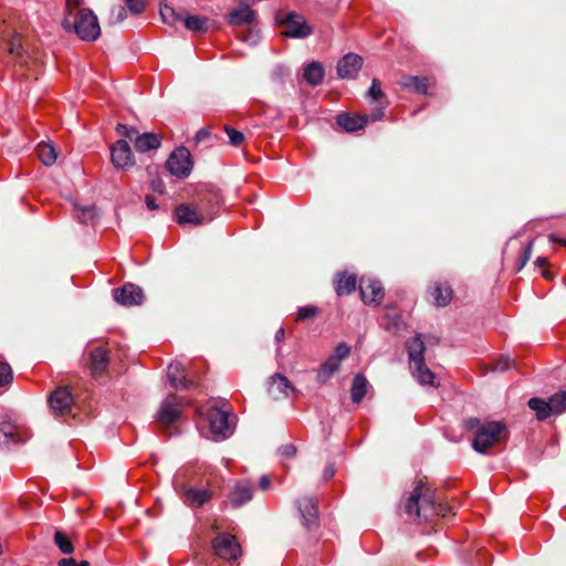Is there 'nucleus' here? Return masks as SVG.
<instances>
[{
  "label": "nucleus",
  "instance_id": "nucleus-1",
  "mask_svg": "<svg viewBox=\"0 0 566 566\" xmlns=\"http://www.w3.org/2000/svg\"><path fill=\"white\" fill-rule=\"evenodd\" d=\"M83 0H66V15L63 27L72 30L81 40L94 42L101 35L97 17L91 9L82 8Z\"/></svg>",
  "mask_w": 566,
  "mask_h": 566
},
{
  "label": "nucleus",
  "instance_id": "nucleus-2",
  "mask_svg": "<svg viewBox=\"0 0 566 566\" xmlns=\"http://www.w3.org/2000/svg\"><path fill=\"white\" fill-rule=\"evenodd\" d=\"M406 515L413 521L428 520L434 514H442V507L436 506L434 490L427 482L419 480L403 504Z\"/></svg>",
  "mask_w": 566,
  "mask_h": 566
},
{
  "label": "nucleus",
  "instance_id": "nucleus-3",
  "mask_svg": "<svg viewBox=\"0 0 566 566\" xmlns=\"http://www.w3.org/2000/svg\"><path fill=\"white\" fill-rule=\"evenodd\" d=\"M464 428L474 436L472 448L479 453H486L506 438V427L501 421L469 418L464 421Z\"/></svg>",
  "mask_w": 566,
  "mask_h": 566
},
{
  "label": "nucleus",
  "instance_id": "nucleus-4",
  "mask_svg": "<svg viewBox=\"0 0 566 566\" xmlns=\"http://www.w3.org/2000/svg\"><path fill=\"white\" fill-rule=\"evenodd\" d=\"M424 343L420 335L407 343L410 370L421 385L437 387L436 375L426 366L423 360Z\"/></svg>",
  "mask_w": 566,
  "mask_h": 566
},
{
  "label": "nucleus",
  "instance_id": "nucleus-5",
  "mask_svg": "<svg viewBox=\"0 0 566 566\" xmlns=\"http://www.w3.org/2000/svg\"><path fill=\"white\" fill-rule=\"evenodd\" d=\"M116 133L134 143L135 149L140 153L158 149L161 145V137L154 133L139 134L135 127L117 124Z\"/></svg>",
  "mask_w": 566,
  "mask_h": 566
},
{
  "label": "nucleus",
  "instance_id": "nucleus-6",
  "mask_svg": "<svg viewBox=\"0 0 566 566\" xmlns=\"http://www.w3.org/2000/svg\"><path fill=\"white\" fill-rule=\"evenodd\" d=\"M211 546L214 554L227 562H235L242 555L237 537L229 533H218L212 539Z\"/></svg>",
  "mask_w": 566,
  "mask_h": 566
},
{
  "label": "nucleus",
  "instance_id": "nucleus-7",
  "mask_svg": "<svg viewBox=\"0 0 566 566\" xmlns=\"http://www.w3.org/2000/svg\"><path fill=\"white\" fill-rule=\"evenodd\" d=\"M166 167L172 176L187 178L192 169L190 151L186 147L175 149L167 159Z\"/></svg>",
  "mask_w": 566,
  "mask_h": 566
},
{
  "label": "nucleus",
  "instance_id": "nucleus-8",
  "mask_svg": "<svg viewBox=\"0 0 566 566\" xmlns=\"http://www.w3.org/2000/svg\"><path fill=\"white\" fill-rule=\"evenodd\" d=\"M111 161L120 170H128L135 166V156L127 140L118 139L111 146Z\"/></svg>",
  "mask_w": 566,
  "mask_h": 566
},
{
  "label": "nucleus",
  "instance_id": "nucleus-9",
  "mask_svg": "<svg viewBox=\"0 0 566 566\" xmlns=\"http://www.w3.org/2000/svg\"><path fill=\"white\" fill-rule=\"evenodd\" d=\"M73 402V395L69 387L56 388L49 398L50 407L55 416L71 415Z\"/></svg>",
  "mask_w": 566,
  "mask_h": 566
},
{
  "label": "nucleus",
  "instance_id": "nucleus-10",
  "mask_svg": "<svg viewBox=\"0 0 566 566\" xmlns=\"http://www.w3.org/2000/svg\"><path fill=\"white\" fill-rule=\"evenodd\" d=\"M285 24V29L282 31V35L289 38H306L313 33V29L306 23L304 18L295 12H290L282 20Z\"/></svg>",
  "mask_w": 566,
  "mask_h": 566
},
{
  "label": "nucleus",
  "instance_id": "nucleus-11",
  "mask_svg": "<svg viewBox=\"0 0 566 566\" xmlns=\"http://www.w3.org/2000/svg\"><path fill=\"white\" fill-rule=\"evenodd\" d=\"M207 418L214 439H226L231 434L232 430L230 428L228 412L213 407L209 409Z\"/></svg>",
  "mask_w": 566,
  "mask_h": 566
},
{
  "label": "nucleus",
  "instance_id": "nucleus-12",
  "mask_svg": "<svg viewBox=\"0 0 566 566\" xmlns=\"http://www.w3.org/2000/svg\"><path fill=\"white\" fill-rule=\"evenodd\" d=\"M361 301L367 305H379L385 292L381 283L370 277H363L359 283Z\"/></svg>",
  "mask_w": 566,
  "mask_h": 566
},
{
  "label": "nucleus",
  "instance_id": "nucleus-13",
  "mask_svg": "<svg viewBox=\"0 0 566 566\" xmlns=\"http://www.w3.org/2000/svg\"><path fill=\"white\" fill-rule=\"evenodd\" d=\"M297 507L303 525L307 530L315 528L318 525L317 499L314 496H304L298 500Z\"/></svg>",
  "mask_w": 566,
  "mask_h": 566
},
{
  "label": "nucleus",
  "instance_id": "nucleus-14",
  "mask_svg": "<svg viewBox=\"0 0 566 566\" xmlns=\"http://www.w3.org/2000/svg\"><path fill=\"white\" fill-rule=\"evenodd\" d=\"M115 301L124 306L140 305L144 301L143 290L132 283H127L119 289L113 291Z\"/></svg>",
  "mask_w": 566,
  "mask_h": 566
},
{
  "label": "nucleus",
  "instance_id": "nucleus-15",
  "mask_svg": "<svg viewBox=\"0 0 566 566\" xmlns=\"http://www.w3.org/2000/svg\"><path fill=\"white\" fill-rule=\"evenodd\" d=\"M175 219L179 224L200 226L211 218L205 217L196 206L181 203L175 208Z\"/></svg>",
  "mask_w": 566,
  "mask_h": 566
},
{
  "label": "nucleus",
  "instance_id": "nucleus-16",
  "mask_svg": "<svg viewBox=\"0 0 566 566\" xmlns=\"http://www.w3.org/2000/svg\"><path fill=\"white\" fill-rule=\"evenodd\" d=\"M180 496L186 505L190 507H201L211 500L212 492L209 489L184 485L180 489Z\"/></svg>",
  "mask_w": 566,
  "mask_h": 566
},
{
  "label": "nucleus",
  "instance_id": "nucleus-17",
  "mask_svg": "<svg viewBox=\"0 0 566 566\" xmlns=\"http://www.w3.org/2000/svg\"><path fill=\"white\" fill-rule=\"evenodd\" d=\"M229 502L233 507H240L252 500L253 483L249 480H239L229 493Z\"/></svg>",
  "mask_w": 566,
  "mask_h": 566
},
{
  "label": "nucleus",
  "instance_id": "nucleus-18",
  "mask_svg": "<svg viewBox=\"0 0 566 566\" xmlns=\"http://www.w3.org/2000/svg\"><path fill=\"white\" fill-rule=\"evenodd\" d=\"M294 391L295 388L285 376L274 374L270 377L268 392L273 399L280 400L287 398L290 394Z\"/></svg>",
  "mask_w": 566,
  "mask_h": 566
},
{
  "label": "nucleus",
  "instance_id": "nucleus-19",
  "mask_svg": "<svg viewBox=\"0 0 566 566\" xmlns=\"http://www.w3.org/2000/svg\"><path fill=\"white\" fill-rule=\"evenodd\" d=\"M363 66L361 56L348 53L338 62L337 74L342 78H354Z\"/></svg>",
  "mask_w": 566,
  "mask_h": 566
},
{
  "label": "nucleus",
  "instance_id": "nucleus-20",
  "mask_svg": "<svg viewBox=\"0 0 566 566\" xmlns=\"http://www.w3.org/2000/svg\"><path fill=\"white\" fill-rule=\"evenodd\" d=\"M167 377L170 385L176 389H188L192 386L191 380L186 378V369L179 361H172L167 368Z\"/></svg>",
  "mask_w": 566,
  "mask_h": 566
},
{
  "label": "nucleus",
  "instance_id": "nucleus-21",
  "mask_svg": "<svg viewBox=\"0 0 566 566\" xmlns=\"http://www.w3.org/2000/svg\"><path fill=\"white\" fill-rule=\"evenodd\" d=\"M180 406L171 400H165L157 412V421L161 426L172 424L180 416Z\"/></svg>",
  "mask_w": 566,
  "mask_h": 566
},
{
  "label": "nucleus",
  "instance_id": "nucleus-22",
  "mask_svg": "<svg viewBox=\"0 0 566 566\" xmlns=\"http://www.w3.org/2000/svg\"><path fill=\"white\" fill-rule=\"evenodd\" d=\"M433 304L438 307L447 306L453 296V291L447 282H434L430 289Z\"/></svg>",
  "mask_w": 566,
  "mask_h": 566
},
{
  "label": "nucleus",
  "instance_id": "nucleus-23",
  "mask_svg": "<svg viewBox=\"0 0 566 566\" xmlns=\"http://www.w3.org/2000/svg\"><path fill=\"white\" fill-rule=\"evenodd\" d=\"M254 19L255 12L249 6H241L228 15L229 24L234 28L251 25Z\"/></svg>",
  "mask_w": 566,
  "mask_h": 566
},
{
  "label": "nucleus",
  "instance_id": "nucleus-24",
  "mask_svg": "<svg viewBox=\"0 0 566 566\" xmlns=\"http://www.w3.org/2000/svg\"><path fill=\"white\" fill-rule=\"evenodd\" d=\"M368 97L371 98L375 102L379 103V108L376 113L371 115V120H379L384 116V109L387 107L388 103L386 101L385 94L381 90L380 81L377 78H374L371 81V85L367 93Z\"/></svg>",
  "mask_w": 566,
  "mask_h": 566
},
{
  "label": "nucleus",
  "instance_id": "nucleus-25",
  "mask_svg": "<svg viewBox=\"0 0 566 566\" xmlns=\"http://www.w3.org/2000/svg\"><path fill=\"white\" fill-rule=\"evenodd\" d=\"M399 85L405 90L427 94L430 80L426 76L402 75L399 80Z\"/></svg>",
  "mask_w": 566,
  "mask_h": 566
},
{
  "label": "nucleus",
  "instance_id": "nucleus-26",
  "mask_svg": "<svg viewBox=\"0 0 566 566\" xmlns=\"http://www.w3.org/2000/svg\"><path fill=\"white\" fill-rule=\"evenodd\" d=\"M90 366L94 376L104 374L108 366L107 352L102 347H96L90 353Z\"/></svg>",
  "mask_w": 566,
  "mask_h": 566
},
{
  "label": "nucleus",
  "instance_id": "nucleus-27",
  "mask_svg": "<svg viewBox=\"0 0 566 566\" xmlns=\"http://www.w3.org/2000/svg\"><path fill=\"white\" fill-rule=\"evenodd\" d=\"M369 120H371V116H360V115H349V114H340L337 117V123L342 126L346 132H356L361 129Z\"/></svg>",
  "mask_w": 566,
  "mask_h": 566
},
{
  "label": "nucleus",
  "instance_id": "nucleus-28",
  "mask_svg": "<svg viewBox=\"0 0 566 566\" xmlns=\"http://www.w3.org/2000/svg\"><path fill=\"white\" fill-rule=\"evenodd\" d=\"M357 279L354 274L340 273L335 282V292L338 296L349 295L356 290Z\"/></svg>",
  "mask_w": 566,
  "mask_h": 566
},
{
  "label": "nucleus",
  "instance_id": "nucleus-29",
  "mask_svg": "<svg viewBox=\"0 0 566 566\" xmlns=\"http://www.w3.org/2000/svg\"><path fill=\"white\" fill-rule=\"evenodd\" d=\"M382 319V325L387 331L392 332L395 334H397L400 331L402 321L401 315L398 313L396 307L390 305L386 306Z\"/></svg>",
  "mask_w": 566,
  "mask_h": 566
},
{
  "label": "nucleus",
  "instance_id": "nucleus-30",
  "mask_svg": "<svg viewBox=\"0 0 566 566\" xmlns=\"http://www.w3.org/2000/svg\"><path fill=\"white\" fill-rule=\"evenodd\" d=\"M340 361L332 355L322 364L317 373V381L325 384L340 367Z\"/></svg>",
  "mask_w": 566,
  "mask_h": 566
},
{
  "label": "nucleus",
  "instance_id": "nucleus-31",
  "mask_svg": "<svg viewBox=\"0 0 566 566\" xmlns=\"http://www.w3.org/2000/svg\"><path fill=\"white\" fill-rule=\"evenodd\" d=\"M367 379L361 374L355 375L350 388V396L354 402L359 403L363 400L367 392Z\"/></svg>",
  "mask_w": 566,
  "mask_h": 566
},
{
  "label": "nucleus",
  "instance_id": "nucleus-32",
  "mask_svg": "<svg viewBox=\"0 0 566 566\" xmlns=\"http://www.w3.org/2000/svg\"><path fill=\"white\" fill-rule=\"evenodd\" d=\"M304 80L311 85H318L324 77V69L321 63L312 62L304 69Z\"/></svg>",
  "mask_w": 566,
  "mask_h": 566
},
{
  "label": "nucleus",
  "instance_id": "nucleus-33",
  "mask_svg": "<svg viewBox=\"0 0 566 566\" xmlns=\"http://www.w3.org/2000/svg\"><path fill=\"white\" fill-rule=\"evenodd\" d=\"M18 428L10 421L0 422V444L18 443Z\"/></svg>",
  "mask_w": 566,
  "mask_h": 566
},
{
  "label": "nucleus",
  "instance_id": "nucleus-34",
  "mask_svg": "<svg viewBox=\"0 0 566 566\" xmlns=\"http://www.w3.org/2000/svg\"><path fill=\"white\" fill-rule=\"evenodd\" d=\"M39 159L45 165L51 166L56 161L57 155L55 148L51 144L41 143L36 147Z\"/></svg>",
  "mask_w": 566,
  "mask_h": 566
},
{
  "label": "nucleus",
  "instance_id": "nucleus-35",
  "mask_svg": "<svg viewBox=\"0 0 566 566\" xmlns=\"http://www.w3.org/2000/svg\"><path fill=\"white\" fill-rule=\"evenodd\" d=\"M208 18L202 15H187L184 18L185 27L192 32H206L208 30Z\"/></svg>",
  "mask_w": 566,
  "mask_h": 566
},
{
  "label": "nucleus",
  "instance_id": "nucleus-36",
  "mask_svg": "<svg viewBox=\"0 0 566 566\" xmlns=\"http://www.w3.org/2000/svg\"><path fill=\"white\" fill-rule=\"evenodd\" d=\"M528 407L536 412L538 420H545L552 416L549 405L541 398H531L527 402Z\"/></svg>",
  "mask_w": 566,
  "mask_h": 566
},
{
  "label": "nucleus",
  "instance_id": "nucleus-37",
  "mask_svg": "<svg viewBox=\"0 0 566 566\" xmlns=\"http://www.w3.org/2000/svg\"><path fill=\"white\" fill-rule=\"evenodd\" d=\"M549 410L553 415H560L566 409V391H558L549 397L547 400Z\"/></svg>",
  "mask_w": 566,
  "mask_h": 566
},
{
  "label": "nucleus",
  "instance_id": "nucleus-38",
  "mask_svg": "<svg viewBox=\"0 0 566 566\" xmlns=\"http://www.w3.org/2000/svg\"><path fill=\"white\" fill-rule=\"evenodd\" d=\"M160 17L165 23L170 25H175L177 22L184 21L185 18L168 4L160 7Z\"/></svg>",
  "mask_w": 566,
  "mask_h": 566
},
{
  "label": "nucleus",
  "instance_id": "nucleus-39",
  "mask_svg": "<svg viewBox=\"0 0 566 566\" xmlns=\"http://www.w3.org/2000/svg\"><path fill=\"white\" fill-rule=\"evenodd\" d=\"M54 544L63 554H71L74 551L71 539L62 531H56L54 534Z\"/></svg>",
  "mask_w": 566,
  "mask_h": 566
},
{
  "label": "nucleus",
  "instance_id": "nucleus-40",
  "mask_svg": "<svg viewBox=\"0 0 566 566\" xmlns=\"http://www.w3.org/2000/svg\"><path fill=\"white\" fill-rule=\"evenodd\" d=\"M223 129L227 133L229 142L232 146L238 147L244 142V135L242 132L237 130L229 125H226Z\"/></svg>",
  "mask_w": 566,
  "mask_h": 566
},
{
  "label": "nucleus",
  "instance_id": "nucleus-41",
  "mask_svg": "<svg viewBox=\"0 0 566 566\" xmlns=\"http://www.w3.org/2000/svg\"><path fill=\"white\" fill-rule=\"evenodd\" d=\"M318 314V308L314 305L302 306L296 314V321L313 318Z\"/></svg>",
  "mask_w": 566,
  "mask_h": 566
},
{
  "label": "nucleus",
  "instance_id": "nucleus-42",
  "mask_svg": "<svg viewBox=\"0 0 566 566\" xmlns=\"http://www.w3.org/2000/svg\"><path fill=\"white\" fill-rule=\"evenodd\" d=\"M12 380V370L9 364L0 363V387L10 384Z\"/></svg>",
  "mask_w": 566,
  "mask_h": 566
},
{
  "label": "nucleus",
  "instance_id": "nucleus-43",
  "mask_svg": "<svg viewBox=\"0 0 566 566\" xmlns=\"http://www.w3.org/2000/svg\"><path fill=\"white\" fill-rule=\"evenodd\" d=\"M350 350H352L350 346H348L346 343L342 342L336 346L335 352L332 356L334 358H337L342 363L345 358H347L349 356Z\"/></svg>",
  "mask_w": 566,
  "mask_h": 566
},
{
  "label": "nucleus",
  "instance_id": "nucleus-44",
  "mask_svg": "<svg viewBox=\"0 0 566 566\" xmlns=\"http://www.w3.org/2000/svg\"><path fill=\"white\" fill-rule=\"evenodd\" d=\"M126 6L133 14L142 13L146 8L145 0H126Z\"/></svg>",
  "mask_w": 566,
  "mask_h": 566
},
{
  "label": "nucleus",
  "instance_id": "nucleus-45",
  "mask_svg": "<svg viewBox=\"0 0 566 566\" xmlns=\"http://www.w3.org/2000/svg\"><path fill=\"white\" fill-rule=\"evenodd\" d=\"M149 186L153 191L158 192L159 195H163L166 191L165 182L158 177L151 179Z\"/></svg>",
  "mask_w": 566,
  "mask_h": 566
},
{
  "label": "nucleus",
  "instance_id": "nucleus-46",
  "mask_svg": "<svg viewBox=\"0 0 566 566\" xmlns=\"http://www.w3.org/2000/svg\"><path fill=\"white\" fill-rule=\"evenodd\" d=\"M94 218L95 209L93 207L83 209L82 214L78 217L80 221L83 223H88L93 221Z\"/></svg>",
  "mask_w": 566,
  "mask_h": 566
},
{
  "label": "nucleus",
  "instance_id": "nucleus-47",
  "mask_svg": "<svg viewBox=\"0 0 566 566\" xmlns=\"http://www.w3.org/2000/svg\"><path fill=\"white\" fill-rule=\"evenodd\" d=\"M126 18V10L124 7H116L112 10L113 22H120Z\"/></svg>",
  "mask_w": 566,
  "mask_h": 566
},
{
  "label": "nucleus",
  "instance_id": "nucleus-48",
  "mask_svg": "<svg viewBox=\"0 0 566 566\" xmlns=\"http://www.w3.org/2000/svg\"><path fill=\"white\" fill-rule=\"evenodd\" d=\"M59 566H90V563L86 560L77 562L76 559L69 557L62 558L59 562Z\"/></svg>",
  "mask_w": 566,
  "mask_h": 566
},
{
  "label": "nucleus",
  "instance_id": "nucleus-49",
  "mask_svg": "<svg viewBox=\"0 0 566 566\" xmlns=\"http://www.w3.org/2000/svg\"><path fill=\"white\" fill-rule=\"evenodd\" d=\"M513 365V360H511L509 357H505V358H501L496 366L494 367L495 370H500V371H504V370H507L509 368H511V366Z\"/></svg>",
  "mask_w": 566,
  "mask_h": 566
},
{
  "label": "nucleus",
  "instance_id": "nucleus-50",
  "mask_svg": "<svg viewBox=\"0 0 566 566\" xmlns=\"http://www.w3.org/2000/svg\"><path fill=\"white\" fill-rule=\"evenodd\" d=\"M532 250H533V242H530L526 248L524 249L523 258L521 261V265L518 266V270H521L531 259L532 256Z\"/></svg>",
  "mask_w": 566,
  "mask_h": 566
},
{
  "label": "nucleus",
  "instance_id": "nucleus-51",
  "mask_svg": "<svg viewBox=\"0 0 566 566\" xmlns=\"http://www.w3.org/2000/svg\"><path fill=\"white\" fill-rule=\"evenodd\" d=\"M22 46L17 38H13L9 43V51L11 54L20 55Z\"/></svg>",
  "mask_w": 566,
  "mask_h": 566
},
{
  "label": "nucleus",
  "instance_id": "nucleus-52",
  "mask_svg": "<svg viewBox=\"0 0 566 566\" xmlns=\"http://www.w3.org/2000/svg\"><path fill=\"white\" fill-rule=\"evenodd\" d=\"M335 475V467L334 464L329 463L325 467L323 472V480L329 481Z\"/></svg>",
  "mask_w": 566,
  "mask_h": 566
},
{
  "label": "nucleus",
  "instance_id": "nucleus-53",
  "mask_svg": "<svg viewBox=\"0 0 566 566\" xmlns=\"http://www.w3.org/2000/svg\"><path fill=\"white\" fill-rule=\"evenodd\" d=\"M210 137V129L209 128H201L196 134V140L201 142Z\"/></svg>",
  "mask_w": 566,
  "mask_h": 566
},
{
  "label": "nucleus",
  "instance_id": "nucleus-54",
  "mask_svg": "<svg viewBox=\"0 0 566 566\" xmlns=\"http://www.w3.org/2000/svg\"><path fill=\"white\" fill-rule=\"evenodd\" d=\"M145 202H146V206L149 210H157L158 209V205L156 203V199L155 197L150 196V195H147L145 197Z\"/></svg>",
  "mask_w": 566,
  "mask_h": 566
},
{
  "label": "nucleus",
  "instance_id": "nucleus-55",
  "mask_svg": "<svg viewBox=\"0 0 566 566\" xmlns=\"http://www.w3.org/2000/svg\"><path fill=\"white\" fill-rule=\"evenodd\" d=\"M282 453L286 457H293L296 453V448L293 444H286L282 448Z\"/></svg>",
  "mask_w": 566,
  "mask_h": 566
},
{
  "label": "nucleus",
  "instance_id": "nucleus-56",
  "mask_svg": "<svg viewBox=\"0 0 566 566\" xmlns=\"http://www.w3.org/2000/svg\"><path fill=\"white\" fill-rule=\"evenodd\" d=\"M271 480L268 475H263L259 481V486L261 490L265 491L270 488Z\"/></svg>",
  "mask_w": 566,
  "mask_h": 566
},
{
  "label": "nucleus",
  "instance_id": "nucleus-57",
  "mask_svg": "<svg viewBox=\"0 0 566 566\" xmlns=\"http://www.w3.org/2000/svg\"><path fill=\"white\" fill-rule=\"evenodd\" d=\"M285 339V329L283 327L279 328L275 333V342L281 344Z\"/></svg>",
  "mask_w": 566,
  "mask_h": 566
},
{
  "label": "nucleus",
  "instance_id": "nucleus-58",
  "mask_svg": "<svg viewBox=\"0 0 566 566\" xmlns=\"http://www.w3.org/2000/svg\"><path fill=\"white\" fill-rule=\"evenodd\" d=\"M549 241H552V242H558V243H560V244H563V245H566V239H559V238H557L555 234H551V235H549Z\"/></svg>",
  "mask_w": 566,
  "mask_h": 566
},
{
  "label": "nucleus",
  "instance_id": "nucleus-59",
  "mask_svg": "<svg viewBox=\"0 0 566 566\" xmlns=\"http://www.w3.org/2000/svg\"><path fill=\"white\" fill-rule=\"evenodd\" d=\"M538 266H545L547 264V259L545 258H537L536 262H535Z\"/></svg>",
  "mask_w": 566,
  "mask_h": 566
},
{
  "label": "nucleus",
  "instance_id": "nucleus-60",
  "mask_svg": "<svg viewBox=\"0 0 566 566\" xmlns=\"http://www.w3.org/2000/svg\"><path fill=\"white\" fill-rule=\"evenodd\" d=\"M543 276H545L546 279H551V275L547 270L543 271Z\"/></svg>",
  "mask_w": 566,
  "mask_h": 566
},
{
  "label": "nucleus",
  "instance_id": "nucleus-61",
  "mask_svg": "<svg viewBox=\"0 0 566 566\" xmlns=\"http://www.w3.org/2000/svg\"><path fill=\"white\" fill-rule=\"evenodd\" d=\"M218 528H219L218 524H217V523H213V524H212V530H213V531H217Z\"/></svg>",
  "mask_w": 566,
  "mask_h": 566
},
{
  "label": "nucleus",
  "instance_id": "nucleus-62",
  "mask_svg": "<svg viewBox=\"0 0 566 566\" xmlns=\"http://www.w3.org/2000/svg\"><path fill=\"white\" fill-rule=\"evenodd\" d=\"M277 355H281V348L279 347L276 350Z\"/></svg>",
  "mask_w": 566,
  "mask_h": 566
}]
</instances>
